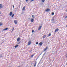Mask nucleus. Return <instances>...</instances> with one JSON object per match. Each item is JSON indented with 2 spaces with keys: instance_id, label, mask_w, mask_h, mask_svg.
<instances>
[{
  "instance_id": "obj_1",
  "label": "nucleus",
  "mask_w": 67,
  "mask_h": 67,
  "mask_svg": "<svg viewBox=\"0 0 67 67\" xmlns=\"http://www.w3.org/2000/svg\"><path fill=\"white\" fill-rule=\"evenodd\" d=\"M8 28H7L4 29L3 30H2V32H4V31H6V30H8Z\"/></svg>"
},
{
  "instance_id": "obj_2",
  "label": "nucleus",
  "mask_w": 67,
  "mask_h": 67,
  "mask_svg": "<svg viewBox=\"0 0 67 67\" xmlns=\"http://www.w3.org/2000/svg\"><path fill=\"white\" fill-rule=\"evenodd\" d=\"M49 11H50V9L49 8L47 9L46 10V12H48Z\"/></svg>"
},
{
  "instance_id": "obj_3",
  "label": "nucleus",
  "mask_w": 67,
  "mask_h": 67,
  "mask_svg": "<svg viewBox=\"0 0 67 67\" xmlns=\"http://www.w3.org/2000/svg\"><path fill=\"white\" fill-rule=\"evenodd\" d=\"M13 14V13L12 12H10L9 13V15L10 16H12V15Z\"/></svg>"
},
{
  "instance_id": "obj_4",
  "label": "nucleus",
  "mask_w": 67,
  "mask_h": 67,
  "mask_svg": "<svg viewBox=\"0 0 67 67\" xmlns=\"http://www.w3.org/2000/svg\"><path fill=\"white\" fill-rule=\"evenodd\" d=\"M14 22L15 24H18L17 21L16 20H15L14 21Z\"/></svg>"
},
{
  "instance_id": "obj_5",
  "label": "nucleus",
  "mask_w": 67,
  "mask_h": 67,
  "mask_svg": "<svg viewBox=\"0 0 67 67\" xmlns=\"http://www.w3.org/2000/svg\"><path fill=\"white\" fill-rule=\"evenodd\" d=\"M48 47H46V48H44V52H45L46 50L47 49Z\"/></svg>"
},
{
  "instance_id": "obj_6",
  "label": "nucleus",
  "mask_w": 67,
  "mask_h": 67,
  "mask_svg": "<svg viewBox=\"0 0 67 67\" xmlns=\"http://www.w3.org/2000/svg\"><path fill=\"white\" fill-rule=\"evenodd\" d=\"M31 41L30 40L29 41L28 43V45H30V44H31Z\"/></svg>"
},
{
  "instance_id": "obj_7",
  "label": "nucleus",
  "mask_w": 67,
  "mask_h": 67,
  "mask_svg": "<svg viewBox=\"0 0 67 67\" xmlns=\"http://www.w3.org/2000/svg\"><path fill=\"white\" fill-rule=\"evenodd\" d=\"M43 44V42H40L39 44V45L40 46H42V44Z\"/></svg>"
},
{
  "instance_id": "obj_8",
  "label": "nucleus",
  "mask_w": 67,
  "mask_h": 67,
  "mask_svg": "<svg viewBox=\"0 0 67 67\" xmlns=\"http://www.w3.org/2000/svg\"><path fill=\"white\" fill-rule=\"evenodd\" d=\"M58 30H59V29H58V28L57 29L55 30V32H56L57 31H58Z\"/></svg>"
},
{
  "instance_id": "obj_9",
  "label": "nucleus",
  "mask_w": 67,
  "mask_h": 67,
  "mask_svg": "<svg viewBox=\"0 0 67 67\" xmlns=\"http://www.w3.org/2000/svg\"><path fill=\"white\" fill-rule=\"evenodd\" d=\"M20 38L19 37H18L17 38V41L18 42L19 41H20Z\"/></svg>"
},
{
  "instance_id": "obj_10",
  "label": "nucleus",
  "mask_w": 67,
  "mask_h": 67,
  "mask_svg": "<svg viewBox=\"0 0 67 67\" xmlns=\"http://www.w3.org/2000/svg\"><path fill=\"white\" fill-rule=\"evenodd\" d=\"M42 28V26H40L39 27V29H38V30H41V28Z\"/></svg>"
},
{
  "instance_id": "obj_11",
  "label": "nucleus",
  "mask_w": 67,
  "mask_h": 67,
  "mask_svg": "<svg viewBox=\"0 0 67 67\" xmlns=\"http://www.w3.org/2000/svg\"><path fill=\"white\" fill-rule=\"evenodd\" d=\"M25 7L24 6V7L23 8V11H24L25 10Z\"/></svg>"
},
{
  "instance_id": "obj_12",
  "label": "nucleus",
  "mask_w": 67,
  "mask_h": 67,
  "mask_svg": "<svg viewBox=\"0 0 67 67\" xmlns=\"http://www.w3.org/2000/svg\"><path fill=\"white\" fill-rule=\"evenodd\" d=\"M37 63L36 62H35V65H34V67H35V66H36V65Z\"/></svg>"
},
{
  "instance_id": "obj_13",
  "label": "nucleus",
  "mask_w": 67,
  "mask_h": 67,
  "mask_svg": "<svg viewBox=\"0 0 67 67\" xmlns=\"http://www.w3.org/2000/svg\"><path fill=\"white\" fill-rule=\"evenodd\" d=\"M54 18H52V19L51 20V21L53 22V21H54Z\"/></svg>"
},
{
  "instance_id": "obj_14",
  "label": "nucleus",
  "mask_w": 67,
  "mask_h": 67,
  "mask_svg": "<svg viewBox=\"0 0 67 67\" xmlns=\"http://www.w3.org/2000/svg\"><path fill=\"white\" fill-rule=\"evenodd\" d=\"M2 4H0V8H2Z\"/></svg>"
},
{
  "instance_id": "obj_15",
  "label": "nucleus",
  "mask_w": 67,
  "mask_h": 67,
  "mask_svg": "<svg viewBox=\"0 0 67 67\" xmlns=\"http://www.w3.org/2000/svg\"><path fill=\"white\" fill-rule=\"evenodd\" d=\"M46 35H44L43 37V38H45V37H46Z\"/></svg>"
},
{
  "instance_id": "obj_16",
  "label": "nucleus",
  "mask_w": 67,
  "mask_h": 67,
  "mask_svg": "<svg viewBox=\"0 0 67 67\" xmlns=\"http://www.w3.org/2000/svg\"><path fill=\"white\" fill-rule=\"evenodd\" d=\"M33 21H34V19H32L31 20V22H33Z\"/></svg>"
},
{
  "instance_id": "obj_17",
  "label": "nucleus",
  "mask_w": 67,
  "mask_h": 67,
  "mask_svg": "<svg viewBox=\"0 0 67 67\" xmlns=\"http://www.w3.org/2000/svg\"><path fill=\"white\" fill-rule=\"evenodd\" d=\"M18 46H19V45H16V46H15V48H16V47H18Z\"/></svg>"
},
{
  "instance_id": "obj_18",
  "label": "nucleus",
  "mask_w": 67,
  "mask_h": 67,
  "mask_svg": "<svg viewBox=\"0 0 67 67\" xmlns=\"http://www.w3.org/2000/svg\"><path fill=\"white\" fill-rule=\"evenodd\" d=\"M14 14L12 15V18L13 16H14Z\"/></svg>"
},
{
  "instance_id": "obj_19",
  "label": "nucleus",
  "mask_w": 67,
  "mask_h": 67,
  "mask_svg": "<svg viewBox=\"0 0 67 67\" xmlns=\"http://www.w3.org/2000/svg\"><path fill=\"white\" fill-rule=\"evenodd\" d=\"M14 14L12 15V18L13 16H14Z\"/></svg>"
},
{
  "instance_id": "obj_20",
  "label": "nucleus",
  "mask_w": 67,
  "mask_h": 67,
  "mask_svg": "<svg viewBox=\"0 0 67 67\" xmlns=\"http://www.w3.org/2000/svg\"><path fill=\"white\" fill-rule=\"evenodd\" d=\"M14 14L12 15V18L13 16H14Z\"/></svg>"
},
{
  "instance_id": "obj_21",
  "label": "nucleus",
  "mask_w": 67,
  "mask_h": 67,
  "mask_svg": "<svg viewBox=\"0 0 67 67\" xmlns=\"http://www.w3.org/2000/svg\"><path fill=\"white\" fill-rule=\"evenodd\" d=\"M3 24L2 23H0V26H1V25H2Z\"/></svg>"
},
{
  "instance_id": "obj_22",
  "label": "nucleus",
  "mask_w": 67,
  "mask_h": 67,
  "mask_svg": "<svg viewBox=\"0 0 67 67\" xmlns=\"http://www.w3.org/2000/svg\"><path fill=\"white\" fill-rule=\"evenodd\" d=\"M44 1H45V0H42V2H44Z\"/></svg>"
},
{
  "instance_id": "obj_23",
  "label": "nucleus",
  "mask_w": 67,
  "mask_h": 67,
  "mask_svg": "<svg viewBox=\"0 0 67 67\" xmlns=\"http://www.w3.org/2000/svg\"><path fill=\"white\" fill-rule=\"evenodd\" d=\"M14 30V27H13V29H12V31H13Z\"/></svg>"
},
{
  "instance_id": "obj_24",
  "label": "nucleus",
  "mask_w": 67,
  "mask_h": 67,
  "mask_svg": "<svg viewBox=\"0 0 67 67\" xmlns=\"http://www.w3.org/2000/svg\"><path fill=\"white\" fill-rule=\"evenodd\" d=\"M32 18H33V19L35 18V17H34V15H32Z\"/></svg>"
},
{
  "instance_id": "obj_25",
  "label": "nucleus",
  "mask_w": 67,
  "mask_h": 67,
  "mask_svg": "<svg viewBox=\"0 0 67 67\" xmlns=\"http://www.w3.org/2000/svg\"><path fill=\"white\" fill-rule=\"evenodd\" d=\"M51 34H49L48 36H51Z\"/></svg>"
},
{
  "instance_id": "obj_26",
  "label": "nucleus",
  "mask_w": 67,
  "mask_h": 67,
  "mask_svg": "<svg viewBox=\"0 0 67 67\" xmlns=\"http://www.w3.org/2000/svg\"><path fill=\"white\" fill-rule=\"evenodd\" d=\"M38 44V42H37L36 43V45H37Z\"/></svg>"
},
{
  "instance_id": "obj_27",
  "label": "nucleus",
  "mask_w": 67,
  "mask_h": 67,
  "mask_svg": "<svg viewBox=\"0 0 67 67\" xmlns=\"http://www.w3.org/2000/svg\"><path fill=\"white\" fill-rule=\"evenodd\" d=\"M34 30H32V33H33V32H34Z\"/></svg>"
},
{
  "instance_id": "obj_28",
  "label": "nucleus",
  "mask_w": 67,
  "mask_h": 67,
  "mask_svg": "<svg viewBox=\"0 0 67 67\" xmlns=\"http://www.w3.org/2000/svg\"><path fill=\"white\" fill-rule=\"evenodd\" d=\"M54 12H53L52 13V15H54Z\"/></svg>"
},
{
  "instance_id": "obj_29",
  "label": "nucleus",
  "mask_w": 67,
  "mask_h": 67,
  "mask_svg": "<svg viewBox=\"0 0 67 67\" xmlns=\"http://www.w3.org/2000/svg\"><path fill=\"white\" fill-rule=\"evenodd\" d=\"M2 55H0V57H2Z\"/></svg>"
},
{
  "instance_id": "obj_30",
  "label": "nucleus",
  "mask_w": 67,
  "mask_h": 67,
  "mask_svg": "<svg viewBox=\"0 0 67 67\" xmlns=\"http://www.w3.org/2000/svg\"><path fill=\"white\" fill-rule=\"evenodd\" d=\"M13 8H14V5H13Z\"/></svg>"
},
{
  "instance_id": "obj_31",
  "label": "nucleus",
  "mask_w": 67,
  "mask_h": 67,
  "mask_svg": "<svg viewBox=\"0 0 67 67\" xmlns=\"http://www.w3.org/2000/svg\"><path fill=\"white\" fill-rule=\"evenodd\" d=\"M67 18V16H66V17H65V19H66Z\"/></svg>"
},
{
  "instance_id": "obj_32",
  "label": "nucleus",
  "mask_w": 67,
  "mask_h": 67,
  "mask_svg": "<svg viewBox=\"0 0 67 67\" xmlns=\"http://www.w3.org/2000/svg\"><path fill=\"white\" fill-rule=\"evenodd\" d=\"M33 55H32L31 56V57H33Z\"/></svg>"
},
{
  "instance_id": "obj_33",
  "label": "nucleus",
  "mask_w": 67,
  "mask_h": 67,
  "mask_svg": "<svg viewBox=\"0 0 67 67\" xmlns=\"http://www.w3.org/2000/svg\"><path fill=\"white\" fill-rule=\"evenodd\" d=\"M28 1V0H26V2H27Z\"/></svg>"
},
{
  "instance_id": "obj_34",
  "label": "nucleus",
  "mask_w": 67,
  "mask_h": 67,
  "mask_svg": "<svg viewBox=\"0 0 67 67\" xmlns=\"http://www.w3.org/2000/svg\"><path fill=\"white\" fill-rule=\"evenodd\" d=\"M34 0H31V1H34Z\"/></svg>"
},
{
  "instance_id": "obj_35",
  "label": "nucleus",
  "mask_w": 67,
  "mask_h": 67,
  "mask_svg": "<svg viewBox=\"0 0 67 67\" xmlns=\"http://www.w3.org/2000/svg\"><path fill=\"white\" fill-rule=\"evenodd\" d=\"M45 55V53H44L43 54V55Z\"/></svg>"
},
{
  "instance_id": "obj_36",
  "label": "nucleus",
  "mask_w": 67,
  "mask_h": 67,
  "mask_svg": "<svg viewBox=\"0 0 67 67\" xmlns=\"http://www.w3.org/2000/svg\"><path fill=\"white\" fill-rule=\"evenodd\" d=\"M0 14H1V12H0Z\"/></svg>"
},
{
  "instance_id": "obj_37",
  "label": "nucleus",
  "mask_w": 67,
  "mask_h": 67,
  "mask_svg": "<svg viewBox=\"0 0 67 67\" xmlns=\"http://www.w3.org/2000/svg\"><path fill=\"white\" fill-rule=\"evenodd\" d=\"M18 67H20V66H18Z\"/></svg>"
},
{
  "instance_id": "obj_38",
  "label": "nucleus",
  "mask_w": 67,
  "mask_h": 67,
  "mask_svg": "<svg viewBox=\"0 0 67 67\" xmlns=\"http://www.w3.org/2000/svg\"><path fill=\"white\" fill-rule=\"evenodd\" d=\"M66 27H67V25H66Z\"/></svg>"
}]
</instances>
